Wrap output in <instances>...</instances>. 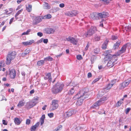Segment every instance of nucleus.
I'll return each instance as SVG.
<instances>
[{
  "mask_svg": "<svg viewBox=\"0 0 131 131\" xmlns=\"http://www.w3.org/2000/svg\"><path fill=\"white\" fill-rule=\"evenodd\" d=\"M31 30L30 29H28L26 32H24L22 34V35H27L30 32Z\"/></svg>",
  "mask_w": 131,
  "mask_h": 131,
  "instance_id": "nucleus-39",
  "label": "nucleus"
},
{
  "mask_svg": "<svg viewBox=\"0 0 131 131\" xmlns=\"http://www.w3.org/2000/svg\"><path fill=\"white\" fill-rule=\"evenodd\" d=\"M66 40L70 42L74 45H77V41L72 37L69 36L66 38Z\"/></svg>",
  "mask_w": 131,
  "mask_h": 131,
  "instance_id": "nucleus-10",
  "label": "nucleus"
},
{
  "mask_svg": "<svg viewBox=\"0 0 131 131\" xmlns=\"http://www.w3.org/2000/svg\"><path fill=\"white\" fill-rule=\"evenodd\" d=\"M98 113L100 114H106V113L105 112V111H104L103 113H102V112H101L100 111H99L98 112Z\"/></svg>",
  "mask_w": 131,
  "mask_h": 131,
  "instance_id": "nucleus-59",
  "label": "nucleus"
},
{
  "mask_svg": "<svg viewBox=\"0 0 131 131\" xmlns=\"http://www.w3.org/2000/svg\"><path fill=\"white\" fill-rule=\"evenodd\" d=\"M13 20H14L13 18H12L10 19V21L9 23L10 24H11L12 23Z\"/></svg>",
  "mask_w": 131,
  "mask_h": 131,
  "instance_id": "nucleus-60",
  "label": "nucleus"
},
{
  "mask_svg": "<svg viewBox=\"0 0 131 131\" xmlns=\"http://www.w3.org/2000/svg\"><path fill=\"white\" fill-rule=\"evenodd\" d=\"M104 58V60L105 61L106 59L107 58ZM108 59L109 61L107 64V66L110 67H112L115 64V62L117 60V58H107Z\"/></svg>",
  "mask_w": 131,
  "mask_h": 131,
  "instance_id": "nucleus-4",
  "label": "nucleus"
},
{
  "mask_svg": "<svg viewBox=\"0 0 131 131\" xmlns=\"http://www.w3.org/2000/svg\"><path fill=\"white\" fill-rule=\"evenodd\" d=\"M108 41V40H106L102 45V47L103 49H105L106 48Z\"/></svg>",
  "mask_w": 131,
  "mask_h": 131,
  "instance_id": "nucleus-23",
  "label": "nucleus"
},
{
  "mask_svg": "<svg viewBox=\"0 0 131 131\" xmlns=\"http://www.w3.org/2000/svg\"><path fill=\"white\" fill-rule=\"evenodd\" d=\"M30 120L29 119H27L26 122V124L27 125L30 124Z\"/></svg>",
  "mask_w": 131,
  "mask_h": 131,
  "instance_id": "nucleus-50",
  "label": "nucleus"
},
{
  "mask_svg": "<svg viewBox=\"0 0 131 131\" xmlns=\"http://www.w3.org/2000/svg\"><path fill=\"white\" fill-rule=\"evenodd\" d=\"M131 109L130 108H127L125 110V113L126 114H128L130 110Z\"/></svg>",
  "mask_w": 131,
  "mask_h": 131,
  "instance_id": "nucleus-43",
  "label": "nucleus"
},
{
  "mask_svg": "<svg viewBox=\"0 0 131 131\" xmlns=\"http://www.w3.org/2000/svg\"><path fill=\"white\" fill-rule=\"evenodd\" d=\"M95 14L94 13H92L90 14V17L91 18L93 19H96L95 17Z\"/></svg>",
  "mask_w": 131,
  "mask_h": 131,
  "instance_id": "nucleus-40",
  "label": "nucleus"
},
{
  "mask_svg": "<svg viewBox=\"0 0 131 131\" xmlns=\"http://www.w3.org/2000/svg\"><path fill=\"white\" fill-rule=\"evenodd\" d=\"M92 76V74L90 72L88 73L87 75V77L88 78L91 77Z\"/></svg>",
  "mask_w": 131,
  "mask_h": 131,
  "instance_id": "nucleus-53",
  "label": "nucleus"
},
{
  "mask_svg": "<svg viewBox=\"0 0 131 131\" xmlns=\"http://www.w3.org/2000/svg\"><path fill=\"white\" fill-rule=\"evenodd\" d=\"M78 14V12L76 10H74L68 12L67 15L70 17H73L75 16Z\"/></svg>",
  "mask_w": 131,
  "mask_h": 131,
  "instance_id": "nucleus-12",
  "label": "nucleus"
},
{
  "mask_svg": "<svg viewBox=\"0 0 131 131\" xmlns=\"http://www.w3.org/2000/svg\"><path fill=\"white\" fill-rule=\"evenodd\" d=\"M37 35L38 36H39L40 37L42 36L43 35L42 33L41 32H38L37 33Z\"/></svg>",
  "mask_w": 131,
  "mask_h": 131,
  "instance_id": "nucleus-55",
  "label": "nucleus"
},
{
  "mask_svg": "<svg viewBox=\"0 0 131 131\" xmlns=\"http://www.w3.org/2000/svg\"><path fill=\"white\" fill-rule=\"evenodd\" d=\"M3 124L5 125H7V122L6 121L4 120H3L2 121Z\"/></svg>",
  "mask_w": 131,
  "mask_h": 131,
  "instance_id": "nucleus-51",
  "label": "nucleus"
},
{
  "mask_svg": "<svg viewBox=\"0 0 131 131\" xmlns=\"http://www.w3.org/2000/svg\"><path fill=\"white\" fill-rule=\"evenodd\" d=\"M97 28L95 27L92 26L90 29L85 33V36L86 37H90L94 34Z\"/></svg>",
  "mask_w": 131,
  "mask_h": 131,
  "instance_id": "nucleus-3",
  "label": "nucleus"
},
{
  "mask_svg": "<svg viewBox=\"0 0 131 131\" xmlns=\"http://www.w3.org/2000/svg\"><path fill=\"white\" fill-rule=\"evenodd\" d=\"M131 80L130 79H128L123 82L121 84L120 86V89H123L124 88L128 86Z\"/></svg>",
  "mask_w": 131,
  "mask_h": 131,
  "instance_id": "nucleus-8",
  "label": "nucleus"
},
{
  "mask_svg": "<svg viewBox=\"0 0 131 131\" xmlns=\"http://www.w3.org/2000/svg\"><path fill=\"white\" fill-rule=\"evenodd\" d=\"M34 90H31L30 91V93L31 94H32V93H34Z\"/></svg>",
  "mask_w": 131,
  "mask_h": 131,
  "instance_id": "nucleus-64",
  "label": "nucleus"
},
{
  "mask_svg": "<svg viewBox=\"0 0 131 131\" xmlns=\"http://www.w3.org/2000/svg\"><path fill=\"white\" fill-rule=\"evenodd\" d=\"M47 84L45 83H43L42 84V88H46L47 87Z\"/></svg>",
  "mask_w": 131,
  "mask_h": 131,
  "instance_id": "nucleus-54",
  "label": "nucleus"
},
{
  "mask_svg": "<svg viewBox=\"0 0 131 131\" xmlns=\"http://www.w3.org/2000/svg\"><path fill=\"white\" fill-rule=\"evenodd\" d=\"M47 106L46 105H45L42 108V109L43 110H45L46 109V107Z\"/></svg>",
  "mask_w": 131,
  "mask_h": 131,
  "instance_id": "nucleus-62",
  "label": "nucleus"
},
{
  "mask_svg": "<svg viewBox=\"0 0 131 131\" xmlns=\"http://www.w3.org/2000/svg\"><path fill=\"white\" fill-rule=\"evenodd\" d=\"M107 99V98L105 96H103L102 98L100 99L99 100H100L101 101L100 102V103H101L102 104L104 102L106 101Z\"/></svg>",
  "mask_w": 131,
  "mask_h": 131,
  "instance_id": "nucleus-26",
  "label": "nucleus"
},
{
  "mask_svg": "<svg viewBox=\"0 0 131 131\" xmlns=\"http://www.w3.org/2000/svg\"><path fill=\"white\" fill-rule=\"evenodd\" d=\"M39 124V122H38L35 125L32 126L30 129L31 131H35L36 128L38 127Z\"/></svg>",
  "mask_w": 131,
  "mask_h": 131,
  "instance_id": "nucleus-19",
  "label": "nucleus"
},
{
  "mask_svg": "<svg viewBox=\"0 0 131 131\" xmlns=\"http://www.w3.org/2000/svg\"><path fill=\"white\" fill-rule=\"evenodd\" d=\"M90 45V43H89V42H88L85 48L84 49V51H86L88 50V48L89 46Z\"/></svg>",
  "mask_w": 131,
  "mask_h": 131,
  "instance_id": "nucleus-41",
  "label": "nucleus"
},
{
  "mask_svg": "<svg viewBox=\"0 0 131 131\" xmlns=\"http://www.w3.org/2000/svg\"><path fill=\"white\" fill-rule=\"evenodd\" d=\"M95 40L99 41L100 39V37L99 36H96L95 37Z\"/></svg>",
  "mask_w": 131,
  "mask_h": 131,
  "instance_id": "nucleus-46",
  "label": "nucleus"
},
{
  "mask_svg": "<svg viewBox=\"0 0 131 131\" xmlns=\"http://www.w3.org/2000/svg\"><path fill=\"white\" fill-rule=\"evenodd\" d=\"M46 77H44L45 79L46 80L48 78L49 81L51 82L52 81V78L51 77L50 73H46Z\"/></svg>",
  "mask_w": 131,
  "mask_h": 131,
  "instance_id": "nucleus-21",
  "label": "nucleus"
},
{
  "mask_svg": "<svg viewBox=\"0 0 131 131\" xmlns=\"http://www.w3.org/2000/svg\"><path fill=\"white\" fill-rule=\"evenodd\" d=\"M94 53L97 54V53L99 51V48H96L94 49Z\"/></svg>",
  "mask_w": 131,
  "mask_h": 131,
  "instance_id": "nucleus-42",
  "label": "nucleus"
},
{
  "mask_svg": "<svg viewBox=\"0 0 131 131\" xmlns=\"http://www.w3.org/2000/svg\"><path fill=\"white\" fill-rule=\"evenodd\" d=\"M44 63V61L41 60L38 61L37 63V64L39 66H40L43 64Z\"/></svg>",
  "mask_w": 131,
  "mask_h": 131,
  "instance_id": "nucleus-34",
  "label": "nucleus"
},
{
  "mask_svg": "<svg viewBox=\"0 0 131 131\" xmlns=\"http://www.w3.org/2000/svg\"><path fill=\"white\" fill-rule=\"evenodd\" d=\"M25 104V102H23L22 101H20L19 102L17 105V107L19 108L23 106Z\"/></svg>",
  "mask_w": 131,
  "mask_h": 131,
  "instance_id": "nucleus-25",
  "label": "nucleus"
},
{
  "mask_svg": "<svg viewBox=\"0 0 131 131\" xmlns=\"http://www.w3.org/2000/svg\"><path fill=\"white\" fill-rule=\"evenodd\" d=\"M32 6L31 5H29L28 7H26V9L29 12H30L32 10Z\"/></svg>",
  "mask_w": 131,
  "mask_h": 131,
  "instance_id": "nucleus-30",
  "label": "nucleus"
},
{
  "mask_svg": "<svg viewBox=\"0 0 131 131\" xmlns=\"http://www.w3.org/2000/svg\"><path fill=\"white\" fill-rule=\"evenodd\" d=\"M45 117V115L44 114L41 117L40 119L42 120H44Z\"/></svg>",
  "mask_w": 131,
  "mask_h": 131,
  "instance_id": "nucleus-57",
  "label": "nucleus"
},
{
  "mask_svg": "<svg viewBox=\"0 0 131 131\" xmlns=\"http://www.w3.org/2000/svg\"><path fill=\"white\" fill-rule=\"evenodd\" d=\"M112 51L111 50L106 51L104 52L103 54L104 56L106 57H112L114 56H116L115 54L114 55L112 54L111 53Z\"/></svg>",
  "mask_w": 131,
  "mask_h": 131,
  "instance_id": "nucleus-11",
  "label": "nucleus"
},
{
  "mask_svg": "<svg viewBox=\"0 0 131 131\" xmlns=\"http://www.w3.org/2000/svg\"><path fill=\"white\" fill-rule=\"evenodd\" d=\"M70 86H72V87L70 89L68 93L69 95H72L75 92V90H76L78 88V85L75 83L73 84L72 85V83L70 84Z\"/></svg>",
  "mask_w": 131,
  "mask_h": 131,
  "instance_id": "nucleus-5",
  "label": "nucleus"
},
{
  "mask_svg": "<svg viewBox=\"0 0 131 131\" xmlns=\"http://www.w3.org/2000/svg\"><path fill=\"white\" fill-rule=\"evenodd\" d=\"M36 103L37 102H35V100H32L27 102L25 106L27 108L30 109L35 106Z\"/></svg>",
  "mask_w": 131,
  "mask_h": 131,
  "instance_id": "nucleus-7",
  "label": "nucleus"
},
{
  "mask_svg": "<svg viewBox=\"0 0 131 131\" xmlns=\"http://www.w3.org/2000/svg\"><path fill=\"white\" fill-rule=\"evenodd\" d=\"M30 51L29 49L27 48L25 50V53L26 54H27L29 53Z\"/></svg>",
  "mask_w": 131,
  "mask_h": 131,
  "instance_id": "nucleus-44",
  "label": "nucleus"
},
{
  "mask_svg": "<svg viewBox=\"0 0 131 131\" xmlns=\"http://www.w3.org/2000/svg\"><path fill=\"white\" fill-rule=\"evenodd\" d=\"M15 124L17 125H19L21 123V121L17 118H15L14 120Z\"/></svg>",
  "mask_w": 131,
  "mask_h": 131,
  "instance_id": "nucleus-22",
  "label": "nucleus"
},
{
  "mask_svg": "<svg viewBox=\"0 0 131 131\" xmlns=\"http://www.w3.org/2000/svg\"><path fill=\"white\" fill-rule=\"evenodd\" d=\"M53 113H51L48 114V116L50 118L52 117L53 116Z\"/></svg>",
  "mask_w": 131,
  "mask_h": 131,
  "instance_id": "nucleus-47",
  "label": "nucleus"
},
{
  "mask_svg": "<svg viewBox=\"0 0 131 131\" xmlns=\"http://www.w3.org/2000/svg\"><path fill=\"white\" fill-rule=\"evenodd\" d=\"M116 79L113 80L111 81V82L110 83L113 86L116 83Z\"/></svg>",
  "mask_w": 131,
  "mask_h": 131,
  "instance_id": "nucleus-45",
  "label": "nucleus"
},
{
  "mask_svg": "<svg viewBox=\"0 0 131 131\" xmlns=\"http://www.w3.org/2000/svg\"><path fill=\"white\" fill-rule=\"evenodd\" d=\"M9 76L12 79L14 78L16 75V72L15 70L12 69L9 70Z\"/></svg>",
  "mask_w": 131,
  "mask_h": 131,
  "instance_id": "nucleus-14",
  "label": "nucleus"
},
{
  "mask_svg": "<svg viewBox=\"0 0 131 131\" xmlns=\"http://www.w3.org/2000/svg\"><path fill=\"white\" fill-rule=\"evenodd\" d=\"M23 10V9H21L20 10L18 11L15 15V17L17 19L18 18L17 17L21 12Z\"/></svg>",
  "mask_w": 131,
  "mask_h": 131,
  "instance_id": "nucleus-32",
  "label": "nucleus"
},
{
  "mask_svg": "<svg viewBox=\"0 0 131 131\" xmlns=\"http://www.w3.org/2000/svg\"><path fill=\"white\" fill-rule=\"evenodd\" d=\"M85 89L80 90L79 93L76 94L73 97L74 100L77 99L76 105L80 106L82 104L84 99L88 97V93L85 92Z\"/></svg>",
  "mask_w": 131,
  "mask_h": 131,
  "instance_id": "nucleus-1",
  "label": "nucleus"
},
{
  "mask_svg": "<svg viewBox=\"0 0 131 131\" xmlns=\"http://www.w3.org/2000/svg\"><path fill=\"white\" fill-rule=\"evenodd\" d=\"M126 48V45H124L121 48L120 50L118 51L116 53L115 55L118 56L120 55L121 54L125 52Z\"/></svg>",
  "mask_w": 131,
  "mask_h": 131,
  "instance_id": "nucleus-9",
  "label": "nucleus"
},
{
  "mask_svg": "<svg viewBox=\"0 0 131 131\" xmlns=\"http://www.w3.org/2000/svg\"><path fill=\"white\" fill-rule=\"evenodd\" d=\"M101 76H99L97 78L95 79L92 82V84H94L96 82L98 81L101 78Z\"/></svg>",
  "mask_w": 131,
  "mask_h": 131,
  "instance_id": "nucleus-31",
  "label": "nucleus"
},
{
  "mask_svg": "<svg viewBox=\"0 0 131 131\" xmlns=\"http://www.w3.org/2000/svg\"><path fill=\"white\" fill-rule=\"evenodd\" d=\"M51 17V15L50 14H48L46 15L43 17V18L44 19H50Z\"/></svg>",
  "mask_w": 131,
  "mask_h": 131,
  "instance_id": "nucleus-37",
  "label": "nucleus"
},
{
  "mask_svg": "<svg viewBox=\"0 0 131 131\" xmlns=\"http://www.w3.org/2000/svg\"><path fill=\"white\" fill-rule=\"evenodd\" d=\"M43 39L41 38L39 40L38 42L39 43H41L43 41Z\"/></svg>",
  "mask_w": 131,
  "mask_h": 131,
  "instance_id": "nucleus-61",
  "label": "nucleus"
},
{
  "mask_svg": "<svg viewBox=\"0 0 131 131\" xmlns=\"http://www.w3.org/2000/svg\"><path fill=\"white\" fill-rule=\"evenodd\" d=\"M103 66L102 65H101V66H98V68H99V69L100 70V69H101L102 68H103Z\"/></svg>",
  "mask_w": 131,
  "mask_h": 131,
  "instance_id": "nucleus-63",
  "label": "nucleus"
},
{
  "mask_svg": "<svg viewBox=\"0 0 131 131\" xmlns=\"http://www.w3.org/2000/svg\"><path fill=\"white\" fill-rule=\"evenodd\" d=\"M120 43V42L119 41H117L116 43L114 45L113 48L114 49H116L117 48Z\"/></svg>",
  "mask_w": 131,
  "mask_h": 131,
  "instance_id": "nucleus-24",
  "label": "nucleus"
},
{
  "mask_svg": "<svg viewBox=\"0 0 131 131\" xmlns=\"http://www.w3.org/2000/svg\"><path fill=\"white\" fill-rule=\"evenodd\" d=\"M62 128V126L60 125L58 126L56 128L53 130V131H58L61 130Z\"/></svg>",
  "mask_w": 131,
  "mask_h": 131,
  "instance_id": "nucleus-36",
  "label": "nucleus"
},
{
  "mask_svg": "<svg viewBox=\"0 0 131 131\" xmlns=\"http://www.w3.org/2000/svg\"><path fill=\"white\" fill-rule=\"evenodd\" d=\"M13 59V58H7L6 61V64H9L11 61Z\"/></svg>",
  "mask_w": 131,
  "mask_h": 131,
  "instance_id": "nucleus-27",
  "label": "nucleus"
},
{
  "mask_svg": "<svg viewBox=\"0 0 131 131\" xmlns=\"http://www.w3.org/2000/svg\"><path fill=\"white\" fill-rule=\"evenodd\" d=\"M34 42L33 40H31L27 41L24 42H22V44L25 46H27L31 44Z\"/></svg>",
  "mask_w": 131,
  "mask_h": 131,
  "instance_id": "nucleus-20",
  "label": "nucleus"
},
{
  "mask_svg": "<svg viewBox=\"0 0 131 131\" xmlns=\"http://www.w3.org/2000/svg\"><path fill=\"white\" fill-rule=\"evenodd\" d=\"M112 86V85L110 83L108 84L106 86L105 89L106 90H109L110 89Z\"/></svg>",
  "mask_w": 131,
  "mask_h": 131,
  "instance_id": "nucleus-33",
  "label": "nucleus"
},
{
  "mask_svg": "<svg viewBox=\"0 0 131 131\" xmlns=\"http://www.w3.org/2000/svg\"><path fill=\"white\" fill-rule=\"evenodd\" d=\"M123 99H121L116 104V105L117 106H119L122 103H123Z\"/></svg>",
  "mask_w": 131,
  "mask_h": 131,
  "instance_id": "nucleus-38",
  "label": "nucleus"
},
{
  "mask_svg": "<svg viewBox=\"0 0 131 131\" xmlns=\"http://www.w3.org/2000/svg\"><path fill=\"white\" fill-rule=\"evenodd\" d=\"M98 16L100 17L105 18L108 16V13L106 12H102L98 14Z\"/></svg>",
  "mask_w": 131,
  "mask_h": 131,
  "instance_id": "nucleus-18",
  "label": "nucleus"
},
{
  "mask_svg": "<svg viewBox=\"0 0 131 131\" xmlns=\"http://www.w3.org/2000/svg\"><path fill=\"white\" fill-rule=\"evenodd\" d=\"M64 86L63 84L62 83L58 82L51 89V91L54 94H56L61 92Z\"/></svg>",
  "mask_w": 131,
  "mask_h": 131,
  "instance_id": "nucleus-2",
  "label": "nucleus"
},
{
  "mask_svg": "<svg viewBox=\"0 0 131 131\" xmlns=\"http://www.w3.org/2000/svg\"><path fill=\"white\" fill-rule=\"evenodd\" d=\"M45 31L47 34H51L54 33L55 29L52 28H47L45 29Z\"/></svg>",
  "mask_w": 131,
  "mask_h": 131,
  "instance_id": "nucleus-15",
  "label": "nucleus"
},
{
  "mask_svg": "<svg viewBox=\"0 0 131 131\" xmlns=\"http://www.w3.org/2000/svg\"><path fill=\"white\" fill-rule=\"evenodd\" d=\"M52 58H45L44 59L45 60L48 61H51L52 60Z\"/></svg>",
  "mask_w": 131,
  "mask_h": 131,
  "instance_id": "nucleus-48",
  "label": "nucleus"
},
{
  "mask_svg": "<svg viewBox=\"0 0 131 131\" xmlns=\"http://www.w3.org/2000/svg\"><path fill=\"white\" fill-rule=\"evenodd\" d=\"M17 53L15 51H9L8 52L7 57H15Z\"/></svg>",
  "mask_w": 131,
  "mask_h": 131,
  "instance_id": "nucleus-16",
  "label": "nucleus"
},
{
  "mask_svg": "<svg viewBox=\"0 0 131 131\" xmlns=\"http://www.w3.org/2000/svg\"><path fill=\"white\" fill-rule=\"evenodd\" d=\"M59 6L60 7L62 8L64 7L65 5L64 4L62 3L59 4Z\"/></svg>",
  "mask_w": 131,
  "mask_h": 131,
  "instance_id": "nucleus-52",
  "label": "nucleus"
},
{
  "mask_svg": "<svg viewBox=\"0 0 131 131\" xmlns=\"http://www.w3.org/2000/svg\"><path fill=\"white\" fill-rule=\"evenodd\" d=\"M124 28H125V29L126 31H128L131 30V25H129L125 27V28H123V30L124 29Z\"/></svg>",
  "mask_w": 131,
  "mask_h": 131,
  "instance_id": "nucleus-35",
  "label": "nucleus"
},
{
  "mask_svg": "<svg viewBox=\"0 0 131 131\" xmlns=\"http://www.w3.org/2000/svg\"><path fill=\"white\" fill-rule=\"evenodd\" d=\"M117 38V36H112V39L113 40H115Z\"/></svg>",
  "mask_w": 131,
  "mask_h": 131,
  "instance_id": "nucleus-49",
  "label": "nucleus"
},
{
  "mask_svg": "<svg viewBox=\"0 0 131 131\" xmlns=\"http://www.w3.org/2000/svg\"><path fill=\"white\" fill-rule=\"evenodd\" d=\"M43 5L44 8L45 9H49L50 8V6L47 3H45Z\"/></svg>",
  "mask_w": 131,
  "mask_h": 131,
  "instance_id": "nucleus-28",
  "label": "nucleus"
},
{
  "mask_svg": "<svg viewBox=\"0 0 131 131\" xmlns=\"http://www.w3.org/2000/svg\"><path fill=\"white\" fill-rule=\"evenodd\" d=\"M5 63L4 61H1L0 62V71L2 70V68L5 67Z\"/></svg>",
  "mask_w": 131,
  "mask_h": 131,
  "instance_id": "nucleus-29",
  "label": "nucleus"
},
{
  "mask_svg": "<svg viewBox=\"0 0 131 131\" xmlns=\"http://www.w3.org/2000/svg\"><path fill=\"white\" fill-rule=\"evenodd\" d=\"M58 100H52L50 109L51 110H53L56 109L58 106Z\"/></svg>",
  "mask_w": 131,
  "mask_h": 131,
  "instance_id": "nucleus-6",
  "label": "nucleus"
},
{
  "mask_svg": "<svg viewBox=\"0 0 131 131\" xmlns=\"http://www.w3.org/2000/svg\"><path fill=\"white\" fill-rule=\"evenodd\" d=\"M40 125H42L44 123V120H42L40 119Z\"/></svg>",
  "mask_w": 131,
  "mask_h": 131,
  "instance_id": "nucleus-58",
  "label": "nucleus"
},
{
  "mask_svg": "<svg viewBox=\"0 0 131 131\" xmlns=\"http://www.w3.org/2000/svg\"><path fill=\"white\" fill-rule=\"evenodd\" d=\"M100 101H101L100 100H98L97 101L94 103L92 105V108H95L97 109H98L99 106L101 105V103H100Z\"/></svg>",
  "mask_w": 131,
  "mask_h": 131,
  "instance_id": "nucleus-17",
  "label": "nucleus"
},
{
  "mask_svg": "<svg viewBox=\"0 0 131 131\" xmlns=\"http://www.w3.org/2000/svg\"><path fill=\"white\" fill-rule=\"evenodd\" d=\"M74 113V112L73 110L69 111L64 113V116L66 117H69Z\"/></svg>",
  "mask_w": 131,
  "mask_h": 131,
  "instance_id": "nucleus-13",
  "label": "nucleus"
},
{
  "mask_svg": "<svg viewBox=\"0 0 131 131\" xmlns=\"http://www.w3.org/2000/svg\"><path fill=\"white\" fill-rule=\"evenodd\" d=\"M48 41V39H43V42L45 43H47Z\"/></svg>",
  "mask_w": 131,
  "mask_h": 131,
  "instance_id": "nucleus-56",
  "label": "nucleus"
}]
</instances>
